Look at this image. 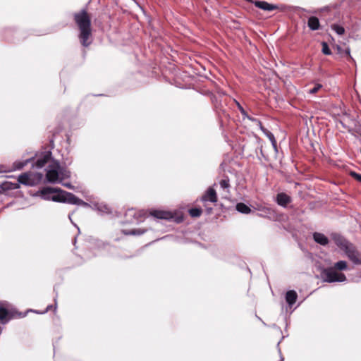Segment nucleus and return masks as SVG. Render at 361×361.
I'll list each match as a JSON object with an SVG mask.
<instances>
[{
  "mask_svg": "<svg viewBox=\"0 0 361 361\" xmlns=\"http://www.w3.org/2000/svg\"><path fill=\"white\" fill-rule=\"evenodd\" d=\"M74 19L79 27V38L83 47H88L91 44L89 39L91 36V20L85 10L75 13Z\"/></svg>",
  "mask_w": 361,
  "mask_h": 361,
  "instance_id": "nucleus-1",
  "label": "nucleus"
},
{
  "mask_svg": "<svg viewBox=\"0 0 361 361\" xmlns=\"http://www.w3.org/2000/svg\"><path fill=\"white\" fill-rule=\"evenodd\" d=\"M322 51L325 55H331V51L330 48L329 47V45L326 42H322Z\"/></svg>",
  "mask_w": 361,
  "mask_h": 361,
  "instance_id": "nucleus-29",
  "label": "nucleus"
},
{
  "mask_svg": "<svg viewBox=\"0 0 361 361\" xmlns=\"http://www.w3.org/2000/svg\"><path fill=\"white\" fill-rule=\"evenodd\" d=\"M145 215L146 213L144 211L136 212L133 209H129L126 213V216H133L137 221H141Z\"/></svg>",
  "mask_w": 361,
  "mask_h": 361,
  "instance_id": "nucleus-16",
  "label": "nucleus"
},
{
  "mask_svg": "<svg viewBox=\"0 0 361 361\" xmlns=\"http://www.w3.org/2000/svg\"><path fill=\"white\" fill-rule=\"evenodd\" d=\"M234 101H235V103L236 104V106H237L238 110L240 111V114H242L243 118L245 119V116H247V112L245 111V110L243 109V107L240 105V104L238 101H236V100H234Z\"/></svg>",
  "mask_w": 361,
  "mask_h": 361,
  "instance_id": "nucleus-31",
  "label": "nucleus"
},
{
  "mask_svg": "<svg viewBox=\"0 0 361 361\" xmlns=\"http://www.w3.org/2000/svg\"><path fill=\"white\" fill-rule=\"evenodd\" d=\"M51 152L50 151L44 152L40 157L37 159L35 165L37 168L41 169L51 159Z\"/></svg>",
  "mask_w": 361,
  "mask_h": 361,
  "instance_id": "nucleus-10",
  "label": "nucleus"
},
{
  "mask_svg": "<svg viewBox=\"0 0 361 361\" xmlns=\"http://www.w3.org/2000/svg\"><path fill=\"white\" fill-rule=\"evenodd\" d=\"M291 201V197L284 192H280L276 195L277 204L283 207H286Z\"/></svg>",
  "mask_w": 361,
  "mask_h": 361,
  "instance_id": "nucleus-11",
  "label": "nucleus"
},
{
  "mask_svg": "<svg viewBox=\"0 0 361 361\" xmlns=\"http://www.w3.org/2000/svg\"><path fill=\"white\" fill-rule=\"evenodd\" d=\"M350 175L352 177H353L355 180L361 183V174L357 173L356 172L352 171L350 172Z\"/></svg>",
  "mask_w": 361,
  "mask_h": 361,
  "instance_id": "nucleus-32",
  "label": "nucleus"
},
{
  "mask_svg": "<svg viewBox=\"0 0 361 361\" xmlns=\"http://www.w3.org/2000/svg\"><path fill=\"white\" fill-rule=\"evenodd\" d=\"M248 2H252V0H246Z\"/></svg>",
  "mask_w": 361,
  "mask_h": 361,
  "instance_id": "nucleus-43",
  "label": "nucleus"
},
{
  "mask_svg": "<svg viewBox=\"0 0 361 361\" xmlns=\"http://www.w3.org/2000/svg\"><path fill=\"white\" fill-rule=\"evenodd\" d=\"M61 183H62V185L64 187H66V188H67L68 189H73L74 188V187L70 183H63L62 182Z\"/></svg>",
  "mask_w": 361,
  "mask_h": 361,
  "instance_id": "nucleus-34",
  "label": "nucleus"
},
{
  "mask_svg": "<svg viewBox=\"0 0 361 361\" xmlns=\"http://www.w3.org/2000/svg\"><path fill=\"white\" fill-rule=\"evenodd\" d=\"M57 190L58 191L51 196V200L54 202L68 203L71 204L81 205L84 207L89 206V204L77 197L73 193L66 192L60 188H57Z\"/></svg>",
  "mask_w": 361,
  "mask_h": 361,
  "instance_id": "nucleus-2",
  "label": "nucleus"
},
{
  "mask_svg": "<svg viewBox=\"0 0 361 361\" xmlns=\"http://www.w3.org/2000/svg\"><path fill=\"white\" fill-rule=\"evenodd\" d=\"M332 267L335 268V269L336 271H338V270L342 271V270L347 269L348 265H347V262L345 261L341 260V261H338L336 263H335L334 266Z\"/></svg>",
  "mask_w": 361,
  "mask_h": 361,
  "instance_id": "nucleus-24",
  "label": "nucleus"
},
{
  "mask_svg": "<svg viewBox=\"0 0 361 361\" xmlns=\"http://www.w3.org/2000/svg\"><path fill=\"white\" fill-rule=\"evenodd\" d=\"M322 87V85L321 84H315L314 87L308 90V93L310 94H316L321 88Z\"/></svg>",
  "mask_w": 361,
  "mask_h": 361,
  "instance_id": "nucleus-30",
  "label": "nucleus"
},
{
  "mask_svg": "<svg viewBox=\"0 0 361 361\" xmlns=\"http://www.w3.org/2000/svg\"><path fill=\"white\" fill-rule=\"evenodd\" d=\"M68 218H69V219L71 221V214H69V215H68Z\"/></svg>",
  "mask_w": 361,
  "mask_h": 361,
  "instance_id": "nucleus-40",
  "label": "nucleus"
},
{
  "mask_svg": "<svg viewBox=\"0 0 361 361\" xmlns=\"http://www.w3.org/2000/svg\"><path fill=\"white\" fill-rule=\"evenodd\" d=\"M211 210H212V208H209V209H208V212L209 213Z\"/></svg>",
  "mask_w": 361,
  "mask_h": 361,
  "instance_id": "nucleus-41",
  "label": "nucleus"
},
{
  "mask_svg": "<svg viewBox=\"0 0 361 361\" xmlns=\"http://www.w3.org/2000/svg\"><path fill=\"white\" fill-rule=\"evenodd\" d=\"M37 175L38 176V178H39V179H41V178H42V175L41 173H37Z\"/></svg>",
  "mask_w": 361,
  "mask_h": 361,
  "instance_id": "nucleus-37",
  "label": "nucleus"
},
{
  "mask_svg": "<svg viewBox=\"0 0 361 361\" xmlns=\"http://www.w3.org/2000/svg\"><path fill=\"white\" fill-rule=\"evenodd\" d=\"M331 237L335 244L343 252L353 244L343 236L336 233H331Z\"/></svg>",
  "mask_w": 361,
  "mask_h": 361,
  "instance_id": "nucleus-7",
  "label": "nucleus"
},
{
  "mask_svg": "<svg viewBox=\"0 0 361 361\" xmlns=\"http://www.w3.org/2000/svg\"><path fill=\"white\" fill-rule=\"evenodd\" d=\"M219 185H220L221 188H222L224 190H228V188H230L228 178H224V179H222L221 180H220Z\"/></svg>",
  "mask_w": 361,
  "mask_h": 361,
  "instance_id": "nucleus-28",
  "label": "nucleus"
},
{
  "mask_svg": "<svg viewBox=\"0 0 361 361\" xmlns=\"http://www.w3.org/2000/svg\"><path fill=\"white\" fill-rule=\"evenodd\" d=\"M347 257L355 264L361 265V253L356 249L355 245L352 244L344 251Z\"/></svg>",
  "mask_w": 361,
  "mask_h": 361,
  "instance_id": "nucleus-6",
  "label": "nucleus"
},
{
  "mask_svg": "<svg viewBox=\"0 0 361 361\" xmlns=\"http://www.w3.org/2000/svg\"><path fill=\"white\" fill-rule=\"evenodd\" d=\"M283 358L282 357H281L280 361H283Z\"/></svg>",
  "mask_w": 361,
  "mask_h": 361,
  "instance_id": "nucleus-42",
  "label": "nucleus"
},
{
  "mask_svg": "<svg viewBox=\"0 0 361 361\" xmlns=\"http://www.w3.org/2000/svg\"><path fill=\"white\" fill-rule=\"evenodd\" d=\"M94 207L100 212L109 214L111 212V209L106 204H96Z\"/></svg>",
  "mask_w": 361,
  "mask_h": 361,
  "instance_id": "nucleus-22",
  "label": "nucleus"
},
{
  "mask_svg": "<svg viewBox=\"0 0 361 361\" xmlns=\"http://www.w3.org/2000/svg\"><path fill=\"white\" fill-rule=\"evenodd\" d=\"M321 278L324 282L335 283L346 281L344 274L338 272L333 267L324 268L321 271Z\"/></svg>",
  "mask_w": 361,
  "mask_h": 361,
  "instance_id": "nucleus-3",
  "label": "nucleus"
},
{
  "mask_svg": "<svg viewBox=\"0 0 361 361\" xmlns=\"http://www.w3.org/2000/svg\"><path fill=\"white\" fill-rule=\"evenodd\" d=\"M298 298L297 293L295 290H288L286 294V301L290 307L296 302Z\"/></svg>",
  "mask_w": 361,
  "mask_h": 361,
  "instance_id": "nucleus-17",
  "label": "nucleus"
},
{
  "mask_svg": "<svg viewBox=\"0 0 361 361\" xmlns=\"http://www.w3.org/2000/svg\"><path fill=\"white\" fill-rule=\"evenodd\" d=\"M60 181L59 183H62V181L65 179L69 178L71 177V171L68 170L66 168L61 167L59 169Z\"/></svg>",
  "mask_w": 361,
  "mask_h": 361,
  "instance_id": "nucleus-20",
  "label": "nucleus"
},
{
  "mask_svg": "<svg viewBox=\"0 0 361 361\" xmlns=\"http://www.w3.org/2000/svg\"><path fill=\"white\" fill-rule=\"evenodd\" d=\"M331 29L335 31L338 35H342L345 32V29L343 26L338 24L331 25Z\"/></svg>",
  "mask_w": 361,
  "mask_h": 361,
  "instance_id": "nucleus-26",
  "label": "nucleus"
},
{
  "mask_svg": "<svg viewBox=\"0 0 361 361\" xmlns=\"http://www.w3.org/2000/svg\"><path fill=\"white\" fill-rule=\"evenodd\" d=\"M245 118H247L249 121L256 123V124H260V121L257 118H253L247 114V116H245Z\"/></svg>",
  "mask_w": 361,
  "mask_h": 361,
  "instance_id": "nucleus-33",
  "label": "nucleus"
},
{
  "mask_svg": "<svg viewBox=\"0 0 361 361\" xmlns=\"http://www.w3.org/2000/svg\"><path fill=\"white\" fill-rule=\"evenodd\" d=\"M146 231L147 230H145V229L138 228V229H133L130 231L123 230L122 232L125 235H140L143 234L144 233H145Z\"/></svg>",
  "mask_w": 361,
  "mask_h": 361,
  "instance_id": "nucleus-21",
  "label": "nucleus"
},
{
  "mask_svg": "<svg viewBox=\"0 0 361 361\" xmlns=\"http://www.w3.org/2000/svg\"><path fill=\"white\" fill-rule=\"evenodd\" d=\"M11 305L8 302H4L1 303L0 306V320L2 324L7 323L11 319L18 316L19 317H24L22 313L18 312L15 310H8L7 307H10Z\"/></svg>",
  "mask_w": 361,
  "mask_h": 361,
  "instance_id": "nucleus-4",
  "label": "nucleus"
},
{
  "mask_svg": "<svg viewBox=\"0 0 361 361\" xmlns=\"http://www.w3.org/2000/svg\"><path fill=\"white\" fill-rule=\"evenodd\" d=\"M32 159H27L23 161H16L13 164V169L15 170L22 169L25 166H26Z\"/></svg>",
  "mask_w": 361,
  "mask_h": 361,
  "instance_id": "nucleus-25",
  "label": "nucleus"
},
{
  "mask_svg": "<svg viewBox=\"0 0 361 361\" xmlns=\"http://www.w3.org/2000/svg\"><path fill=\"white\" fill-rule=\"evenodd\" d=\"M33 176L32 173H24L18 176V180L23 185L33 186L35 184V181L32 178Z\"/></svg>",
  "mask_w": 361,
  "mask_h": 361,
  "instance_id": "nucleus-8",
  "label": "nucleus"
},
{
  "mask_svg": "<svg viewBox=\"0 0 361 361\" xmlns=\"http://www.w3.org/2000/svg\"><path fill=\"white\" fill-rule=\"evenodd\" d=\"M71 161H72L71 160V161H67V162H66V161H65V164H71Z\"/></svg>",
  "mask_w": 361,
  "mask_h": 361,
  "instance_id": "nucleus-38",
  "label": "nucleus"
},
{
  "mask_svg": "<svg viewBox=\"0 0 361 361\" xmlns=\"http://www.w3.org/2000/svg\"><path fill=\"white\" fill-rule=\"evenodd\" d=\"M60 168V164L59 161H54L52 164L48 166L46 173V180L50 183H59V169Z\"/></svg>",
  "mask_w": 361,
  "mask_h": 361,
  "instance_id": "nucleus-5",
  "label": "nucleus"
},
{
  "mask_svg": "<svg viewBox=\"0 0 361 361\" xmlns=\"http://www.w3.org/2000/svg\"><path fill=\"white\" fill-rule=\"evenodd\" d=\"M307 25L311 30H317L320 27L319 20L317 17L309 18Z\"/></svg>",
  "mask_w": 361,
  "mask_h": 361,
  "instance_id": "nucleus-18",
  "label": "nucleus"
},
{
  "mask_svg": "<svg viewBox=\"0 0 361 361\" xmlns=\"http://www.w3.org/2000/svg\"><path fill=\"white\" fill-rule=\"evenodd\" d=\"M202 200L203 202H206V201L209 200L212 202H216L217 201L216 191L213 188H209L207 190L206 194L204 196H202Z\"/></svg>",
  "mask_w": 361,
  "mask_h": 361,
  "instance_id": "nucleus-14",
  "label": "nucleus"
},
{
  "mask_svg": "<svg viewBox=\"0 0 361 361\" xmlns=\"http://www.w3.org/2000/svg\"><path fill=\"white\" fill-rule=\"evenodd\" d=\"M313 239L317 243L321 245L324 246L329 243L328 238L322 233L314 232L313 233Z\"/></svg>",
  "mask_w": 361,
  "mask_h": 361,
  "instance_id": "nucleus-13",
  "label": "nucleus"
},
{
  "mask_svg": "<svg viewBox=\"0 0 361 361\" xmlns=\"http://www.w3.org/2000/svg\"><path fill=\"white\" fill-rule=\"evenodd\" d=\"M346 54L349 56V57H350V49H348L346 51H345Z\"/></svg>",
  "mask_w": 361,
  "mask_h": 361,
  "instance_id": "nucleus-36",
  "label": "nucleus"
},
{
  "mask_svg": "<svg viewBox=\"0 0 361 361\" xmlns=\"http://www.w3.org/2000/svg\"><path fill=\"white\" fill-rule=\"evenodd\" d=\"M150 215L159 219L169 220L173 219V216L171 212L164 210H152Z\"/></svg>",
  "mask_w": 361,
  "mask_h": 361,
  "instance_id": "nucleus-9",
  "label": "nucleus"
},
{
  "mask_svg": "<svg viewBox=\"0 0 361 361\" xmlns=\"http://www.w3.org/2000/svg\"><path fill=\"white\" fill-rule=\"evenodd\" d=\"M202 211L200 208H192L189 209V214L192 217H199Z\"/></svg>",
  "mask_w": 361,
  "mask_h": 361,
  "instance_id": "nucleus-27",
  "label": "nucleus"
},
{
  "mask_svg": "<svg viewBox=\"0 0 361 361\" xmlns=\"http://www.w3.org/2000/svg\"><path fill=\"white\" fill-rule=\"evenodd\" d=\"M51 307V305H49V306H47V311H48Z\"/></svg>",
  "mask_w": 361,
  "mask_h": 361,
  "instance_id": "nucleus-39",
  "label": "nucleus"
},
{
  "mask_svg": "<svg viewBox=\"0 0 361 361\" xmlns=\"http://www.w3.org/2000/svg\"><path fill=\"white\" fill-rule=\"evenodd\" d=\"M258 126V127L260 128V130L264 133V134L265 133V132L268 131L267 129H266L263 126H262V122L260 121V124H257Z\"/></svg>",
  "mask_w": 361,
  "mask_h": 361,
  "instance_id": "nucleus-35",
  "label": "nucleus"
},
{
  "mask_svg": "<svg viewBox=\"0 0 361 361\" xmlns=\"http://www.w3.org/2000/svg\"><path fill=\"white\" fill-rule=\"evenodd\" d=\"M254 4L256 7L262 9L264 11H271L278 8L276 5L269 4L264 1H255Z\"/></svg>",
  "mask_w": 361,
  "mask_h": 361,
  "instance_id": "nucleus-12",
  "label": "nucleus"
},
{
  "mask_svg": "<svg viewBox=\"0 0 361 361\" xmlns=\"http://www.w3.org/2000/svg\"><path fill=\"white\" fill-rule=\"evenodd\" d=\"M264 135L269 138V142H271V145L273 146V148L276 152H277V144L276 140L275 139V137L272 133H271L269 130L265 132Z\"/></svg>",
  "mask_w": 361,
  "mask_h": 361,
  "instance_id": "nucleus-23",
  "label": "nucleus"
},
{
  "mask_svg": "<svg viewBox=\"0 0 361 361\" xmlns=\"http://www.w3.org/2000/svg\"><path fill=\"white\" fill-rule=\"evenodd\" d=\"M235 208L238 212L245 214H250L252 212L250 207L243 202L238 203L235 206Z\"/></svg>",
  "mask_w": 361,
  "mask_h": 361,
  "instance_id": "nucleus-19",
  "label": "nucleus"
},
{
  "mask_svg": "<svg viewBox=\"0 0 361 361\" xmlns=\"http://www.w3.org/2000/svg\"><path fill=\"white\" fill-rule=\"evenodd\" d=\"M57 188L47 187L41 191L42 198L46 200H51V196L57 192Z\"/></svg>",
  "mask_w": 361,
  "mask_h": 361,
  "instance_id": "nucleus-15",
  "label": "nucleus"
}]
</instances>
